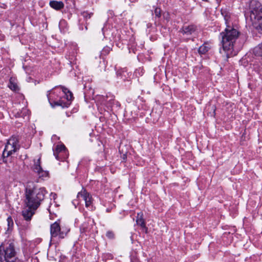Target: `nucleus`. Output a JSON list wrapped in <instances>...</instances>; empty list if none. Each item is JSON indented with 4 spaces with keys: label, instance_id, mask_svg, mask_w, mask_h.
<instances>
[{
    "label": "nucleus",
    "instance_id": "nucleus-27",
    "mask_svg": "<svg viewBox=\"0 0 262 262\" xmlns=\"http://www.w3.org/2000/svg\"><path fill=\"white\" fill-rule=\"evenodd\" d=\"M203 1H205V2H207L208 0H203Z\"/></svg>",
    "mask_w": 262,
    "mask_h": 262
},
{
    "label": "nucleus",
    "instance_id": "nucleus-7",
    "mask_svg": "<svg viewBox=\"0 0 262 262\" xmlns=\"http://www.w3.org/2000/svg\"><path fill=\"white\" fill-rule=\"evenodd\" d=\"M61 89H62V92L64 93L66 99H67V102H62V101L59 100L55 102V105L61 106L62 107H68L70 105V101L73 100V94L71 91H70L68 89L66 88L63 86H60Z\"/></svg>",
    "mask_w": 262,
    "mask_h": 262
},
{
    "label": "nucleus",
    "instance_id": "nucleus-16",
    "mask_svg": "<svg viewBox=\"0 0 262 262\" xmlns=\"http://www.w3.org/2000/svg\"><path fill=\"white\" fill-rule=\"evenodd\" d=\"M209 49V47L207 44L204 43L198 49V52L200 54H204L208 51Z\"/></svg>",
    "mask_w": 262,
    "mask_h": 262
},
{
    "label": "nucleus",
    "instance_id": "nucleus-21",
    "mask_svg": "<svg viewBox=\"0 0 262 262\" xmlns=\"http://www.w3.org/2000/svg\"><path fill=\"white\" fill-rule=\"evenodd\" d=\"M155 14L156 16L160 17L161 16V9L159 8H156L155 10Z\"/></svg>",
    "mask_w": 262,
    "mask_h": 262
},
{
    "label": "nucleus",
    "instance_id": "nucleus-22",
    "mask_svg": "<svg viewBox=\"0 0 262 262\" xmlns=\"http://www.w3.org/2000/svg\"><path fill=\"white\" fill-rule=\"evenodd\" d=\"M82 15L86 18H90L93 13H89L88 12H83L81 13Z\"/></svg>",
    "mask_w": 262,
    "mask_h": 262
},
{
    "label": "nucleus",
    "instance_id": "nucleus-11",
    "mask_svg": "<svg viewBox=\"0 0 262 262\" xmlns=\"http://www.w3.org/2000/svg\"><path fill=\"white\" fill-rule=\"evenodd\" d=\"M251 20L255 29L259 32H262V15Z\"/></svg>",
    "mask_w": 262,
    "mask_h": 262
},
{
    "label": "nucleus",
    "instance_id": "nucleus-14",
    "mask_svg": "<svg viewBox=\"0 0 262 262\" xmlns=\"http://www.w3.org/2000/svg\"><path fill=\"white\" fill-rule=\"evenodd\" d=\"M50 6L53 9L59 10L63 8L64 4L62 2H58L56 1H52L50 2Z\"/></svg>",
    "mask_w": 262,
    "mask_h": 262
},
{
    "label": "nucleus",
    "instance_id": "nucleus-3",
    "mask_svg": "<svg viewBox=\"0 0 262 262\" xmlns=\"http://www.w3.org/2000/svg\"><path fill=\"white\" fill-rule=\"evenodd\" d=\"M16 259V251L12 243L2 244L0 246V261L14 262Z\"/></svg>",
    "mask_w": 262,
    "mask_h": 262
},
{
    "label": "nucleus",
    "instance_id": "nucleus-24",
    "mask_svg": "<svg viewBox=\"0 0 262 262\" xmlns=\"http://www.w3.org/2000/svg\"><path fill=\"white\" fill-rule=\"evenodd\" d=\"M28 113V110H27L26 108H23L21 113H23V115H24V114H26Z\"/></svg>",
    "mask_w": 262,
    "mask_h": 262
},
{
    "label": "nucleus",
    "instance_id": "nucleus-28",
    "mask_svg": "<svg viewBox=\"0 0 262 262\" xmlns=\"http://www.w3.org/2000/svg\"><path fill=\"white\" fill-rule=\"evenodd\" d=\"M132 262H138V261L135 260V261H132Z\"/></svg>",
    "mask_w": 262,
    "mask_h": 262
},
{
    "label": "nucleus",
    "instance_id": "nucleus-19",
    "mask_svg": "<svg viewBox=\"0 0 262 262\" xmlns=\"http://www.w3.org/2000/svg\"><path fill=\"white\" fill-rule=\"evenodd\" d=\"M9 87L11 90L14 91H16L18 90L17 84L12 81V78L10 79Z\"/></svg>",
    "mask_w": 262,
    "mask_h": 262
},
{
    "label": "nucleus",
    "instance_id": "nucleus-4",
    "mask_svg": "<svg viewBox=\"0 0 262 262\" xmlns=\"http://www.w3.org/2000/svg\"><path fill=\"white\" fill-rule=\"evenodd\" d=\"M18 142L19 139L16 136H12L8 140L3 153L4 158L11 155L19 148Z\"/></svg>",
    "mask_w": 262,
    "mask_h": 262
},
{
    "label": "nucleus",
    "instance_id": "nucleus-10",
    "mask_svg": "<svg viewBox=\"0 0 262 262\" xmlns=\"http://www.w3.org/2000/svg\"><path fill=\"white\" fill-rule=\"evenodd\" d=\"M27 207V208L24 209V210H23L22 214L25 220L30 221L31 220L32 216L34 214L35 211L36 209L31 208L29 207Z\"/></svg>",
    "mask_w": 262,
    "mask_h": 262
},
{
    "label": "nucleus",
    "instance_id": "nucleus-13",
    "mask_svg": "<svg viewBox=\"0 0 262 262\" xmlns=\"http://www.w3.org/2000/svg\"><path fill=\"white\" fill-rule=\"evenodd\" d=\"M143 214L142 212L138 213L136 222L138 225L140 226L142 228H144L147 230V228L146 227L145 223L144 220L143 219Z\"/></svg>",
    "mask_w": 262,
    "mask_h": 262
},
{
    "label": "nucleus",
    "instance_id": "nucleus-25",
    "mask_svg": "<svg viewBox=\"0 0 262 262\" xmlns=\"http://www.w3.org/2000/svg\"><path fill=\"white\" fill-rule=\"evenodd\" d=\"M52 195H53V198L55 199L56 198V194L54 193H51V196H52Z\"/></svg>",
    "mask_w": 262,
    "mask_h": 262
},
{
    "label": "nucleus",
    "instance_id": "nucleus-17",
    "mask_svg": "<svg viewBox=\"0 0 262 262\" xmlns=\"http://www.w3.org/2000/svg\"><path fill=\"white\" fill-rule=\"evenodd\" d=\"M253 52L256 56L262 57V43L254 49Z\"/></svg>",
    "mask_w": 262,
    "mask_h": 262
},
{
    "label": "nucleus",
    "instance_id": "nucleus-15",
    "mask_svg": "<svg viewBox=\"0 0 262 262\" xmlns=\"http://www.w3.org/2000/svg\"><path fill=\"white\" fill-rule=\"evenodd\" d=\"M80 231L81 234H82V236L83 235V233H89L90 232V228L89 224L86 223H83L80 228Z\"/></svg>",
    "mask_w": 262,
    "mask_h": 262
},
{
    "label": "nucleus",
    "instance_id": "nucleus-2",
    "mask_svg": "<svg viewBox=\"0 0 262 262\" xmlns=\"http://www.w3.org/2000/svg\"><path fill=\"white\" fill-rule=\"evenodd\" d=\"M225 19L227 27L225 31L221 33L220 35L222 37L223 50L225 51H229L233 49L234 43L237 38L239 33L236 29L229 26L228 17L226 16Z\"/></svg>",
    "mask_w": 262,
    "mask_h": 262
},
{
    "label": "nucleus",
    "instance_id": "nucleus-9",
    "mask_svg": "<svg viewBox=\"0 0 262 262\" xmlns=\"http://www.w3.org/2000/svg\"><path fill=\"white\" fill-rule=\"evenodd\" d=\"M77 197H81L84 200L85 206L89 207L92 203V198L89 193H88L85 189H83L80 192H78Z\"/></svg>",
    "mask_w": 262,
    "mask_h": 262
},
{
    "label": "nucleus",
    "instance_id": "nucleus-20",
    "mask_svg": "<svg viewBox=\"0 0 262 262\" xmlns=\"http://www.w3.org/2000/svg\"><path fill=\"white\" fill-rule=\"evenodd\" d=\"M7 224H8V230H9L12 228V227L13 226V220L11 216H9L7 218Z\"/></svg>",
    "mask_w": 262,
    "mask_h": 262
},
{
    "label": "nucleus",
    "instance_id": "nucleus-8",
    "mask_svg": "<svg viewBox=\"0 0 262 262\" xmlns=\"http://www.w3.org/2000/svg\"><path fill=\"white\" fill-rule=\"evenodd\" d=\"M33 170L40 178L47 177L49 174L48 172L43 170L40 166V158H39L37 161H35Z\"/></svg>",
    "mask_w": 262,
    "mask_h": 262
},
{
    "label": "nucleus",
    "instance_id": "nucleus-5",
    "mask_svg": "<svg viewBox=\"0 0 262 262\" xmlns=\"http://www.w3.org/2000/svg\"><path fill=\"white\" fill-rule=\"evenodd\" d=\"M69 229H61L59 221H56L50 226V234L51 238L58 236L60 238H63L69 231Z\"/></svg>",
    "mask_w": 262,
    "mask_h": 262
},
{
    "label": "nucleus",
    "instance_id": "nucleus-18",
    "mask_svg": "<svg viewBox=\"0 0 262 262\" xmlns=\"http://www.w3.org/2000/svg\"><path fill=\"white\" fill-rule=\"evenodd\" d=\"M66 147L64 145H57L56 147V151H54V155L55 156L56 159L58 160V156L57 153L64 151Z\"/></svg>",
    "mask_w": 262,
    "mask_h": 262
},
{
    "label": "nucleus",
    "instance_id": "nucleus-6",
    "mask_svg": "<svg viewBox=\"0 0 262 262\" xmlns=\"http://www.w3.org/2000/svg\"><path fill=\"white\" fill-rule=\"evenodd\" d=\"M250 9L251 11L250 19H255L256 17L262 15V5L256 0H252L250 3Z\"/></svg>",
    "mask_w": 262,
    "mask_h": 262
},
{
    "label": "nucleus",
    "instance_id": "nucleus-12",
    "mask_svg": "<svg viewBox=\"0 0 262 262\" xmlns=\"http://www.w3.org/2000/svg\"><path fill=\"white\" fill-rule=\"evenodd\" d=\"M196 30V27L192 25L188 26H184L180 31L183 34L190 35Z\"/></svg>",
    "mask_w": 262,
    "mask_h": 262
},
{
    "label": "nucleus",
    "instance_id": "nucleus-26",
    "mask_svg": "<svg viewBox=\"0 0 262 262\" xmlns=\"http://www.w3.org/2000/svg\"><path fill=\"white\" fill-rule=\"evenodd\" d=\"M154 111H152L151 114V115H152V116H154Z\"/></svg>",
    "mask_w": 262,
    "mask_h": 262
},
{
    "label": "nucleus",
    "instance_id": "nucleus-23",
    "mask_svg": "<svg viewBox=\"0 0 262 262\" xmlns=\"http://www.w3.org/2000/svg\"><path fill=\"white\" fill-rule=\"evenodd\" d=\"M106 235L110 238H113L114 237V233L111 231H107Z\"/></svg>",
    "mask_w": 262,
    "mask_h": 262
},
{
    "label": "nucleus",
    "instance_id": "nucleus-1",
    "mask_svg": "<svg viewBox=\"0 0 262 262\" xmlns=\"http://www.w3.org/2000/svg\"><path fill=\"white\" fill-rule=\"evenodd\" d=\"M46 193L45 188H38L33 183H29L25 192V203L27 207L37 209L44 200Z\"/></svg>",
    "mask_w": 262,
    "mask_h": 262
}]
</instances>
